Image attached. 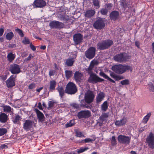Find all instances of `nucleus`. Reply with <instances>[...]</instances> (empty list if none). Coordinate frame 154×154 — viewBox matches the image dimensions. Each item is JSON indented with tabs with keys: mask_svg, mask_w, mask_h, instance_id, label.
<instances>
[{
	"mask_svg": "<svg viewBox=\"0 0 154 154\" xmlns=\"http://www.w3.org/2000/svg\"><path fill=\"white\" fill-rule=\"evenodd\" d=\"M98 61L97 60L94 61V60H92L91 61L90 64L92 65H93V66L94 67V65H97L98 64Z\"/></svg>",
	"mask_w": 154,
	"mask_h": 154,
	"instance_id": "obj_55",
	"label": "nucleus"
},
{
	"mask_svg": "<svg viewBox=\"0 0 154 154\" xmlns=\"http://www.w3.org/2000/svg\"><path fill=\"white\" fill-rule=\"evenodd\" d=\"M94 97L93 92L89 90L85 94L84 99L87 104H90L93 101Z\"/></svg>",
	"mask_w": 154,
	"mask_h": 154,
	"instance_id": "obj_5",
	"label": "nucleus"
},
{
	"mask_svg": "<svg viewBox=\"0 0 154 154\" xmlns=\"http://www.w3.org/2000/svg\"><path fill=\"white\" fill-rule=\"evenodd\" d=\"M148 146L151 149L154 148V134L152 132L150 133L146 140Z\"/></svg>",
	"mask_w": 154,
	"mask_h": 154,
	"instance_id": "obj_13",
	"label": "nucleus"
},
{
	"mask_svg": "<svg viewBox=\"0 0 154 154\" xmlns=\"http://www.w3.org/2000/svg\"><path fill=\"white\" fill-rule=\"evenodd\" d=\"M36 87V85L34 82L30 84L28 86V88L29 90H32L34 89Z\"/></svg>",
	"mask_w": 154,
	"mask_h": 154,
	"instance_id": "obj_48",
	"label": "nucleus"
},
{
	"mask_svg": "<svg viewBox=\"0 0 154 154\" xmlns=\"http://www.w3.org/2000/svg\"><path fill=\"white\" fill-rule=\"evenodd\" d=\"M149 89L150 91L154 92V85L151 82L148 84Z\"/></svg>",
	"mask_w": 154,
	"mask_h": 154,
	"instance_id": "obj_50",
	"label": "nucleus"
},
{
	"mask_svg": "<svg viewBox=\"0 0 154 154\" xmlns=\"http://www.w3.org/2000/svg\"><path fill=\"white\" fill-rule=\"evenodd\" d=\"M106 8H110L112 7V4L111 3H109L106 5Z\"/></svg>",
	"mask_w": 154,
	"mask_h": 154,
	"instance_id": "obj_63",
	"label": "nucleus"
},
{
	"mask_svg": "<svg viewBox=\"0 0 154 154\" xmlns=\"http://www.w3.org/2000/svg\"><path fill=\"white\" fill-rule=\"evenodd\" d=\"M75 124V120L74 119H73L70 120L69 122L67 123L65 125L66 127V128H68L72 127Z\"/></svg>",
	"mask_w": 154,
	"mask_h": 154,
	"instance_id": "obj_36",
	"label": "nucleus"
},
{
	"mask_svg": "<svg viewBox=\"0 0 154 154\" xmlns=\"http://www.w3.org/2000/svg\"><path fill=\"white\" fill-rule=\"evenodd\" d=\"M108 105L107 101H105L101 105V109L103 112H106L108 108Z\"/></svg>",
	"mask_w": 154,
	"mask_h": 154,
	"instance_id": "obj_32",
	"label": "nucleus"
},
{
	"mask_svg": "<svg viewBox=\"0 0 154 154\" xmlns=\"http://www.w3.org/2000/svg\"><path fill=\"white\" fill-rule=\"evenodd\" d=\"M135 45L136 47H137L138 48H140V43L138 41H136L135 42Z\"/></svg>",
	"mask_w": 154,
	"mask_h": 154,
	"instance_id": "obj_61",
	"label": "nucleus"
},
{
	"mask_svg": "<svg viewBox=\"0 0 154 154\" xmlns=\"http://www.w3.org/2000/svg\"><path fill=\"white\" fill-rule=\"evenodd\" d=\"M127 122V118L125 117H123L120 120H116L115 122V125L119 127L124 126Z\"/></svg>",
	"mask_w": 154,
	"mask_h": 154,
	"instance_id": "obj_19",
	"label": "nucleus"
},
{
	"mask_svg": "<svg viewBox=\"0 0 154 154\" xmlns=\"http://www.w3.org/2000/svg\"><path fill=\"white\" fill-rule=\"evenodd\" d=\"M14 36V35L13 32H11L6 34L5 38L7 40L10 41L13 38Z\"/></svg>",
	"mask_w": 154,
	"mask_h": 154,
	"instance_id": "obj_34",
	"label": "nucleus"
},
{
	"mask_svg": "<svg viewBox=\"0 0 154 154\" xmlns=\"http://www.w3.org/2000/svg\"><path fill=\"white\" fill-rule=\"evenodd\" d=\"M104 81V79L100 77L95 73H92L89 75L88 79L89 82L93 84L102 82Z\"/></svg>",
	"mask_w": 154,
	"mask_h": 154,
	"instance_id": "obj_4",
	"label": "nucleus"
},
{
	"mask_svg": "<svg viewBox=\"0 0 154 154\" xmlns=\"http://www.w3.org/2000/svg\"><path fill=\"white\" fill-rule=\"evenodd\" d=\"M88 149L89 148L88 147H82L79 149H78L77 150V151L78 153H81L83 152Z\"/></svg>",
	"mask_w": 154,
	"mask_h": 154,
	"instance_id": "obj_41",
	"label": "nucleus"
},
{
	"mask_svg": "<svg viewBox=\"0 0 154 154\" xmlns=\"http://www.w3.org/2000/svg\"><path fill=\"white\" fill-rule=\"evenodd\" d=\"M72 106L76 109H78L79 108V105L76 103H73L72 105Z\"/></svg>",
	"mask_w": 154,
	"mask_h": 154,
	"instance_id": "obj_58",
	"label": "nucleus"
},
{
	"mask_svg": "<svg viewBox=\"0 0 154 154\" xmlns=\"http://www.w3.org/2000/svg\"><path fill=\"white\" fill-rule=\"evenodd\" d=\"M105 97V94L103 92H100L97 94L96 98V103L97 105H99Z\"/></svg>",
	"mask_w": 154,
	"mask_h": 154,
	"instance_id": "obj_18",
	"label": "nucleus"
},
{
	"mask_svg": "<svg viewBox=\"0 0 154 154\" xmlns=\"http://www.w3.org/2000/svg\"><path fill=\"white\" fill-rule=\"evenodd\" d=\"M99 75L102 77H103V78H105L106 79H107L109 81L111 82L115 83V82L109 77L108 76H107L103 72L101 71L99 73Z\"/></svg>",
	"mask_w": 154,
	"mask_h": 154,
	"instance_id": "obj_28",
	"label": "nucleus"
},
{
	"mask_svg": "<svg viewBox=\"0 0 154 154\" xmlns=\"http://www.w3.org/2000/svg\"><path fill=\"white\" fill-rule=\"evenodd\" d=\"M121 84L122 85H128L130 84V82L129 80L126 79L121 82Z\"/></svg>",
	"mask_w": 154,
	"mask_h": 154,
	"instance_id": "obj_45",
	"label": "nucleus"
},
{
	"mask_svg": "<svg viewBox=\"0 0 154 154\" xmlns=\"http://www.w3.org/2000/svg\"><path fill=\"white\" fill-rule=\"evenodd\" d=\"M151 115V113L149 112L143 118V122L144 124H146L147 123L148 120H149L150 117Z\"/></svg>",
	"mask_w": 154,
	"mask_h": 154,
	"instance_id": "obj_37",
	"label": "nucleus"
},
{
	"mask_svg": "<svg viewBox=\"0 0 154 154\" xmlns=\"http://www.w3.org/2000/svg\"><path fill=\"white\" fill-rule=\"evenodd\" d=\"M4 111L5 112H10L11 111V108L9 106H4Z\"/></svg>",
	"mask_w": 154,
	"mask_h": 154,
	"instance_id": "obj_43",
	"label": "nucleus"
},
{
	"mask_svg": "<svg viewBox=\"0 0 154 154\" xmlns=\"http://www.w3.org/2000/svg\"><path fill=\"white\" fill-rule=\"evenodd\" d=\"M131 138L128 136L120 135L118 136L119 142L121 143L129 144L130 143Z\"/></svg>",
	"mask_w": 154,
	"mask_h": 154,
	"instance_id": "obj_10",
	"label": "nucleus"
},
{
	"mask_svg": "<svg viewBox=\"0 0 154 154\" xmlns=\"http://www.w3.org/2000/svg\"><path fill=\"white\" fill-rule=\"evenodd\" d=\"M96 48L95 47H90L85 51V55L86 57L89 59H93L95 56Z\"/></svg>",
	"mask_w": 154,
	"mask_h": 154,
	"instance_id": "obj_6",
	"label": "nucleus"
},
{
	"mask_svg": "<svg viewBox=\"0 0 154 154\" xmlns=\"http://www.w3.org/2000/svg\"><path fill=\"white\" fill-rule=\"evenodd\" d=\"M113 42L111 40L107 39L99 42L97 44V48L100 50H104L108 48L113 45Z\"/></svg>",
	"mask_w": 154,
	"mask_h": 154,
	"instance_id": "obj_3",
	"label": "nucleus"
},
{
	"mask_svg": "<svg viewBox=\"0 0 154 154\" xmlns=\"http://www.w3.org/2000/svg\"><path fill=\"white\" fill-rule=\"evenodd\" d=\"M22 42L24 45L29 44L30 43L29 39L26 37H25L24 39L22 41Z\"/></svg>",
	"mask_w": 154,
	"mask_h": 154,
	"instance_id": "obj_47",
	"label": "nucleus"
},
{
	"mask_svg": "<svg viewBox=\"0 0 154 154\" xmlns=\"http://www.w3.org/2000/svg\"><path fill=\"white\" fill-rule=\"evenodd\" d=\"M92 3L95 8L98 9L100 7V1L99 0H92Z\"/></svg>",
	"mask_w": 154,
	"mask_h": 154,
	"instance_id": "obj_35",
	"label": "nucleus"
},
{
	"mask_svg": "<svg viewBox=\"0 0 154 154\" xmlns=\"http://www.w3.org/2000/svg\"><path fill=\"white\" fill-rule=\"evenodd\" d=\"M101 14L103 15H106L108 12V10L106 8H102L100 11Z\"/></svg>",
	"mask_w": 154,
	"mask_h": 154,
	"instance_id": "obj_51",
	"label": "nucleus"
},
{
	"mask_svg": "<svg viewBox=\"0 0 154 154\" xmlns=\"http://www.w3.org/2000/svg\"><path fill=\"white\" fill-rule=\"evenodd\" d=\"M21 66L15 63H13L10 66L9 71L13 74H17L21 72Z\"/></svg>",
	"mask_w": 154,
	"mask_h": 154,
	"instance_id": "obj_9",
	"label": "nucleus"
},
{
	"mask_svg": "<svg viewBox=\"0 0 154 154\" xmlns=\"http://www.w3.org/2000/svg\"><path fill=\"white\" fill-rule=\"evenodd\" d=\"M63 20H65V21H66L69 20V18L68 16H65L63 17Z\"/></svg>",
	"mask_w": 154,
	"mask_h": 154,
	"instance_id": "obj_62",
	"label": "nucleus"
},
{
	"mask_svg": "<svg viewBox=\"0 0 154 154\" xmlns=\"http://www.w3.org/2000/svg\"><path fill=\"white\" fill-rule=\"evenodd\" d=\"M83 74L79 71H76L74 74V79L76 82H80Z\"/></svg>",
	"mask_w": 154,
	"mask_h": 154,
	"instance_id": "obj_22",
	"label": "nucleus"
},
{
	"mask_svg": "<svg viewBox=\"0 0 154 154\" xmlns=\"http://www.w3.org/2000/svg\"><path fill=\"white\" fill-rule=\"evenodd\" d=\"M32 57H33V56H32L31 54H30L29 55V56L27 58H26L25 59L24 61L26 62L30 60L31 59Z\"/></svg>",
	"mask_w": 154,
	"mask_h": 154,
	"instance_id": "obj_56",
	"label": "nucleus"
},
{
	"mask_svg": "<svg viewBox=\"0 0 154 154\" xmlns=\"http://www.w3.org/2000/svg\"><path fill=\"white\" fill-rule=\"evenodd\" d=\"M110 18L111 20L115 21L119 17V14L118 11H113L111 12L109 15Z\"/></svg>",
	"mask_w": 154,
	"mask_h": 154,
	"instance_id": "obj_20",
	"label": "nucleus"
},
{
	"mask_svg": "<svg viewBox=\"0 0 154 154\" xmlns=\"http://www.w3.org/2000/svg\"><path fill=\"white\" fill-rule=\"evenodd\" d=\"M15 31L21 37H23L24 36L23 31L19 28H17L15 29Z\"/></svg>",
	"mask_w": 154,
	"mask_h": 154,
	"instance_id": "obj_40",
	"label": "nucleus"
},
{
	"mask_svg": "<svg viewBox=\"0 0 154 154\" xmlns=\"http://www.w3.org/2000/svg\"><path fill=\"white\" fill-rule=\"evenodd\" d=\"M16 57V55L15 54H13L12 52L8 53L7 56L8 60L9 62H12L14 60Z\"/></svg>",
	"mask_w": 154,
	"mask_h": 154,
	"instance_id": "obj_26",
	"label": "nucleus"
},
{
	"mask_svg": "<svg viewBox=\"0 0 154 154\" xmlns=\"http://www.w3.org/2000/svg\"><path fill=\"white\" fill-rule=\"evenodd\" d=\"M46 5V2L44 0H35L32 4L34 8H43Z\"/></svg>",
	"mask_w": 154,
	"mask_h": 154,
	"instance_id": "obj_12",
	"label": "nucleus"
},
{
	"mask_svg": "<svg viewBox=\"0 0 154 154\" xmlns=\"http://www.w3.org/2000/svg\"><path fill=\"white\" fill-rule=\"evenodd\" d=\"M16 77V76L12 75L6 81V84L8 88H11L15 85V79Z\"/></svg>",
	"mask_w": 154,
	"mask_h": 154,
	"instance_id": "obj_17",
	"label": "nucleus"
},
{
	"mask_svg": "<svg viewBox=\"0 0 154 154\" xmlns=\"http://www.w3.org/2000/svg\"><path fill=\"white\" fill-rule=\"evenodd\" d=\"M105 26V23L103 20L100 18L97 20L93 24V26L95 29L100 30L104 28Z\"/></svg>",
	"mask_w": 154,
	"mask_h": 154,
	"instance_id": "obj_8",
	"label": "nucleus"
},
{
	"mask_svg": "<svg viewBox=\"0 0 154 154\" xmlns=\"http://www.w3.org/2000/svg\"><path fill=\"white\" fill-rule=\"evenodd\" d=\"M16 47V45L14 44H9L8 45V47L9 48H13Z\"/></svg>",
	"mask_w": 154,
	"mask_h": 154,
	"instance_id": "obj_59",
	"label": "nucleus"
},
{
	"mask_svg": "<svg viewBox=\"0 0 154 154\" xmlns=\"http://www.w3.org/2000/svg\"><path fill=\"white\" fill-rule=\"evenodd\" d=\"M75 60L73 58H70L66 60L65 64L68 67H71L73 66L75 62Z\"/></svg>",
	"mask_w": 154,
	"mask_h": 154,
	"instance_id": "obj_23",
	"label": "nucleus"
},
{
	"mask_svg": "<svg viewBox=\"0 0 154 154\" xmlns=\"http://www.w3.org/2000/svg\"><path fill=\"white\" fill-rule=\"evenodd\" d=\"M29 46L31 49L33 51H35L36 50L35 46H34L32 43H30L29 45Z\"/></svg>",
	"mask_w": 154,
	"mask_h": 154,
	"instance_id": "obj_57",
	"label": "nucleus"
},
{
	"mask_svg": "<svg viewBox=\"0 0 154 154\" xmlns=\"http://www.w3.org/2000/svg\"><path fill=\"white\" fill-rule=\"evenodd\" d=\"M76 134L77 137H84V135L82 134V133L80 131H76Z\"/></svg>",
	"mask_w": 154,
	"mask_h": 154,
	"instance_id": "obj_53",
	"label": "nucleus"
},
{
	"mask_svg": "<svg viewBox=\"0 0 154 154\" xmlns=\"http://www.w3.org/2000/svg\"><path fill=\"white\" fill-rule=\"evenodd\" d=\"M8 116L4 113L1 112L0 114V122L2 123H5L8 120Z\"/></svg>",
	"mask_w": 154,
	"mask_h": 154,
	"instance_id": "obj_25",
	"label": "nucleus"
},
{
	"mask_svg": "<svg viewBox=\"0 0 154 154\" xmlns=\"http://www.w3.org/2000/svg\"><path fill=\"white\" fill-rule=\"evenodd\" d=\"M33 125L32 121L30 120H26L23 124V128L24 130L26 131L30 130Z\"/></svg>",
	"mask_w": 154,
	"mask_h": 154,
	"instance_id": "obj_16",
	"label": "nucleus"
},
{
	"mask_svg": "<svg viewBox=\"0 0 154 154\" xmlns=\"http://www.w3.org/2000/svg\"><path fill=\"white\" fill-rule=\"evenodd\" d=\"M112 70L116 73L119 74H122L127 71L132 72L133 68L131 66L123 65L121 64L113 65L111 68Z\"/></svg>",
	"mask_w": 154,
	"mask_h": 154,
	"instance_id": "obj_1",
	"label": "nucleus"
},
{
	"mask_svg": "<svg viewBox=\"0 0 154 154\" xmlns=\"http://www.w3.org/2000/svg\"><path fill=\"white\" fill-rule=\"evenodd\" d=\"M49 26L51 28L60 29L63 27L64 24L63 23L58 21H53L50 23Z\"/></svg>",
	"mask_w": 154,
	"mask_h": 154,
	"instance_id": "obj_15",
	"label": "nucleus"
},
{
	"mask_svg": "<svg viewBox=\"0 0 154 154\" xmlns=\"http://www.w3.org/2000/svg\"><path fill=\"white\" fill-rule=\"evenodd\" d=\"M4 32V28H1L0 29V37L2 36Z\"/></svg>",
	"mask_w": 154,
	"mask_h": 154,
	"instance_id": "obj_60",
	"label": "nucleus"
},
{
	"mask_svg": "<svg viewBox=\"0 0 154 154\" xmlns=\"http://www.w3.org/2000/svg\"><path fill=\"white\" fill-rule=\"evenodd\" d=\"M95 139L93 140L89 138H87L84 140H82V142L83 143H86L89 142L92 143V142L95 140Z\"/></svg>",
	"mask_w": 154,
	"mask_h": 154,
	"instance_id": "obj_46",
	"label": "nucleus"
},
{
	"mask_svg": "<svg viewBox=\"0 0 154 154\" xmlns=\"http://www.w3.org/2000/svg\"><path fill=\"white\" fill-rule=\"evenodd\" d=\"M55 71L54 70H50L49 72V75L50 77L54 75L55 73Z\"/></svg>",
	"mask_w": 154,
	"mask_h": 154,
	"instance_id": "obj_54",
	"label": "nucleus"
},
{
	"mask_svg": "<svg viewBox=\"0 0 154 154\" xmlns=\"http://www.w3.org/2000/svg\"><path fill=\"white\" fill-rule=\"evenodd\" d=\"M152 53L154 54V42H153L152 43Z\"/></svg>",
	"mask_w": 154,
	"mask_h": 154,
	"instance_id": "obj_64",
	"label": "nucleus"
},
{
	"mask_svg": "<svg viewBox=\"0 0 154 154\" xmlns=\"http://www.w3.org/2000/svg\"><path fill=\"white\" fill-rule=\"evenodd\" d=\"M109 72L110 76L112 78L114 79L116 81H119L125 78L122 75H116L114 72L110 70H109Z\"/></svg>",
	"mask_w": 154,
	"mask_h": 154,
	"instance_id": "obj_21",
	"label": "nucleus"
},
{
	"mask_svg": "<svg viewBox=\"0 0 154 154\" xmlns=\"http://www.w3.org/2000/svg\"><path fill=\"white\" fill-rule=\"evenodd\" d=\"M77 91V88L76 85L72 82H69L66 86L65 93L72 95L75 94Z\"/></svg>",
	"mask_w": 154,
	"mask_h": 154,
	"instance_id": "obj_2",
	"label": "nucleus"
},
{
	"mask_svg": "<svg viewBox=\"0 0 154 154\" xmlns=\"http://www.w3.org/2000/svg\"><path fill=\"white\" fill-rule=\"evenodd\" d=\"M7 132V129L5 128H0V136L3 135Z\"/></svg>",
	"mask_w": 154,
	"mask_h": 154,
	"instance_id": "obj_44",
	"label": "nucleus"
},
{
	"mask_svg": "<svg viewBox=\"0 0 154 154\" xmlns=\"http://www.w3.org/2000/svg\"><path fill=\"white\" fill-rule=\"evenodd\" d=\"M113 58L115 61L120 63L125 62L128 59L127 56L125 55L122 53L116 54L113 57Z\"/></svg>",
	"mask_w": 154,
	"mask_h": 154,
	"instance_id": "obj_7",
	"label": "nucleus"
},
{
	"mask_svg": "<svg viewBox=\"0 0 154 154\" xmlns=\"http://www.w3.org/2000/svg\"><path fill=\"white\" fill-rule=\"evenodd\" d=\"M111 145L114 146L116 144V137L115 136H113L112 137L111 139Z\"/></svg>",
	"mask_w": 154,
	"mask_h": 154,
	"instance_id": "obj_49",
	"label": "nucleus"
},
{
	"mask_svg": "<svg viewBox=\"0 0 154 154\" xmlns=\"http://www.w3.org/2000/svg\"><path fill=\"white\" fill-rule=\"evenodd\" d=\"M57 90L59 93L60 96L62 98L64 95L65 92V90L62 86H58L57 88Z\"/></svg>",
	"mask_w": 154,
	"mask_h": 154,
	"instance_id": "obj_31",
	"label": "nucleus"
},
{
	"mask_svg": "<svg viewBox=\"0 0 154 154\" xmlns=\"http://www.w3.org/2000/svg\"><path fill=\"white\" fill-rule=\"evenodd\" d=\"M35 112L37 117L40 121L42 120L45 118L43 114L38 109H35Z\"/></svg>",
	"mask_w": 154,
	"mask_h": 154,
	"instance_id": "obj_29",
	"label": "nucleus"
},
{
	"mask_svg": "<svg viewBox=\"0 0 154 154\" xmlns=\"http://www.w3.org/2000/svg\"><path fill=\"white\" fill-rule=\"evenodd\" d=\"M109 117L108 113H103L100 117V119L103 122L106 120V118Z\"/></svg>",
	"mask_w": 154,
	"mask_h": 154,
	"instance_id": "obj_33",
	"label": "nucleus"
},
{
	"mask_svg": "<svg viewBox=\"0 0 154 154\" xmlns=\"http://www.w3.org/2000/svg\"><path fill=\"white\" fill-rule=\"evenodd\" d=\"M65 73L66 77L69 79L72 75V71L66 70L65 71Z\"/></svg>",
	"mask_w": 154,
	"mask_h": 154,
	"instance_id": "obj_42",
	"label": "nucleus"
},
{
	"mask_svg": "<svg viewBox=\"0 0 154 154\" xmlns=\"http://www.w3.org/2000/svg\"><path fill=\"white\" fill-rule=\"evenodd\" d=\"M54 102L53 101H50L48 102V108H51L53 107L54 105Z\"/></svg>",
	"mask_w": 154,
	"mask_h": 154,
	"instance_id": "obj_52",
	"label": "nucleus"
},
{
	"mask_svg": "<svg viewBox=\"0 0 154 154\" xmlns=\"http://www.w3.org/2000/svg\"><path fill=\"white\" fill-rule=\"evenodd\" d=\"M56 82L54 80L51 81L49 82V91L52 92L55 89Z\"/></svg>",
	"mask_w": 154,
	"mask_h": 154,
	"instance_id": "obj_24",
	"label": "nucleus"
},
{
	"mask_svg": "<svg viewBox=\"0 0 154 154\" xmlns=\"http://www.w3.org/2000/svg\"><path fill=\"white\" fill-rule=\"evenodd\" d=\"M21 118L19 115H16L15 117H12V121L13 123L15 124H19L21 120Z\"/></svg>",
	"mask_w": 154,
	"mask_h": 154,
	"instance_id": "obj_30",
	"label": "nucleus"
},
{
	"mask_svg": "<svg viewBox=\"0 0 154 154\" xmlns=\"http://www.w3.org/2000/svg\"><path fill=\"white\" fill-rule=\"evenodd\" d=\"M87 102L85 101V99L82 100L80 102V106L82 107H85L87 108H89L90 107L88 106L87 104Z\"/></svg>",
	"mask_w": 154,
	"mask_h": 154,
	"instance_id": "obj_38",
	"label": "nucleus"
},
{
	"mask_svg": "<svg viewBox=\"0 0 154 154\" xmlns=\"http://www.w3.org/2000/svg\"><path fill=\"white\" fill-rule=\"evenodd\" d=\"M91 116V112L88 110L81 111L77 114V116L79 119H86L89 118Z\"/></svg>",
	"mask_w": 154,
	"mask_h": 154,
	"instance_id": "obj_11",
	"label": "nucleus"
},
{
	"mask_svg": "<svg viewBox=\"0 0 154 154\" xmlns=\"http://www.w3.org/2000/svg\"><path fill=\"white\" fill-rule=\"evenodd\" d=\"M95 14V11L93 10H90L87 11L85 13V16L86 17L91 18Z\"/></svg>",
	"mask_w": 154,
	"mask_h": 154,
	"instance_id": "obj_27",
	"label": "nucleus"
},
{
	"mask_svg": "<svg viewBox=\"0 0 154 154\" xmlns=\"http://www.w3.org/2000/svg\"><path fill=\"white\" fill-rule=\"evenodd\" d=\"M83 39V35L80 33H75L73 36V40L76 45L80 44Z\"/></svg>",
	"mask_w": 154,
	"mask_h": 154,
	"instance_id": "obj_14",
	"label": "nucleus"
},
{
	"mask_svg": "<svg viewBox=\"0 0 154 154\" xmlns=\"http://www.w3.org/2000/svg\"><path fill=\"white\" fill-rule=\"evenodd\" d=\"M94 67L93 66V65H92L91 64H90L89 66L87 68V69L86 70V71H87V73L88 74L90 75L92 73H94L93 72L92 70Z\"/></svg>",
	"mask_w": 154,
	"mask_h": 154,
	"instance_id": "obj_39",
	"label": "nucleus"
}]
</instances>
